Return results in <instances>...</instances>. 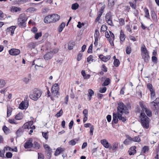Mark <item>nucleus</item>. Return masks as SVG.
<instances>
[{
	"instance_id": "f257e3e1",
	"label": "nucleus",
	"mask_w": 159,
	"mask_h": 159,
	"mask_svg": "<svg viewBox=\"0 0 159 159\" xmlns=\"http://www.w3.org/2000/svg\"><path fill=\"white\" fill-rule=\"evenodd\" d=\"M140 118L142 126L144 128L148 129L149 126V118L146 115L145 113H143L142 112L140 113Z\"/></svg>"
},
{
	"instance_id": "f03ea898",
	"label": "nucleus",
	"mask_w": 159,
	"mask_h": 159,
	"mask_svg": "<svg viewBox=\"0 0 159 159\" xmlns=\"http://www.w3.org/2000/svg\"><path fill=\"white\" fill-rule=\"evenodd\" d=\"M60 19V16L57 14H53L46 16L44 19V22L46 23L55 22Z\"/></svg>"
},
{
	"instance_id": "7ed1b4c3",
	"label": "nucleus",
	"mask_w": 159,
	"mask_h": 159,
	"mask_svg": "<svg viewBox=\"0 0 159 159\" xmlns=\"http://www.w3.org/2000/svg\"><path fill=\"white\" fill-rule=\"evenodd\" d=\"M41 91L37 88L34 89L31 94L30 95V98L34 101L37 100L41 96Z\"/></svg>"
},
{
	"instance_id": "20e7f679",
	"label": "nucleus",
	"mask_w": 159,
	"mask_h": 159,
	"mask_svg": "<svg viewBox=\"0 0 159 159\" xmlns=\"http://www.w3.org/2000/svg\"><path fill=\"white\" fill-rule=\"evenodd\" d=\"M118 105V106L117 108L118 114L124 113L127 114L129 113L127 107L122 102H119Z\"/></svg>"
},
{
	"instance_id": "39448f33",
	"label": "nucleus",
	"mask_w": 159,
	"mask_h": 159,
	"mask_svg": "<svg viewBox=\"0 0 159 159\" xmlns=\"http://www.w3.org/2000/svg\"><path fill=\"white\" fill-rule=\"evenodd\" d=\"M141 51L142 58L145 62H148L149 58V56L148 51L144 45H143L141 47Z\"/></svg>"
},
{
	"instance_id": "423d86ee",
	"label": "nucleus",
	"mask_w": 159,
	"mask_h": 159,
	"mask_svg": "<svg viewBox=\"0 0 159 159\" xmlns=\"http://www.w3.org/2000/svg\"><path fill=\"white\" fill-rule=\"evenodd\" d=\"M27 18L24 14L20 15L18 18V25L20 27H25L26 26L25 22Z\"/></svg>"
},
{
	"instance_id": "0eeeda50",
	"label": "nucleus",
	"mask_w": 159,
	"mask_h": 159,
	"mask_svg": "<svg viewBox=\"0 0 159 159\" xmlns=\"http://www.w3.org/2000/svg\"><path fill=\"white\" fill-rule=\"evenodd\" d=\"M43 147L47 153V158H50L51 157L52 152V149L48 144H47L44 145Z\"/></svg>"
},
{
	"instance_id": "6e6552de",
	"label": "nucleus",
	"mask_w": 159,
	"mask_h": 159,
	"mask_svg": "<svg viewBox=\"0 0 159 159\" xmlns=\"http://www.w3.org/2000/svg\"><path fill=\"white\" fill-rule=\"evenodd\" d=\"M59 85L58 84L55 83L53 84L52 88L51 91L55 95H57L58 93Z\"/></svg>"
},
{
	"instance_id": "1a4fd4ad",
	"label": "nucleus",
	"mask_w": 159,
	"mask_h": 159,
	"mask_svg": "<svg viewBox=\"0 0 159 159\" xmlns=\"http://www.w3.org/2000/svg\"><path fill=\"white\" fill-rule=\"evenodd\" d=\"M101 143L103 146L107 148H109L110 150L111 149L112 146L111 144L105 139H102L101 140Z\"/></svg>"
},
{
	"instance_id": "9d476101",
	"label": "nucleus",
	"mask_w": 159,
	"mask_h": 159,
	"mask_svg": "<svg viewBox=\"0 0 159 159\" xmlns=\"http://www.w3.org/2000/svg\"><path fill=\"white\" fill-rule=\"evenodd\" d=\"M9 52V54L11 55H17L19 54L20 52V51L18 49L12 48L10 50Z\"/></svg>"
},
{
	"instance_id": "9b49d317",
	"label": "nucleus",
	"mask_w": 159,
	"mask_h": 159,
	"mask_svg": "<svg viewBox=\"0 0 159 159\" xmlns=\"http://www.w3.org/2000/svg\"><path fill=\"white\" fill-rule=\"evenodd\" d=\"M53 52H47L44 56V59L46 60L51 59L53 57Z\"/></svg>"
},
{
	"instance_id": "f8f14e48",
	"label": "nucleus",
	"mask_w": 159,
	"mask_h": 159,
	"mask_svg": "<svg viewBox=\"0 0 159 159\" xmlns=\"http://www.w3.org/2000/svg\"><path fill=\"white\" fill-rule=\"evenodd\" d=\"M136 147L135 146L131 147L128 151L129 154L130 155H133L135 154L136 152Z\"/></svg>"
},
{
	"instance_id": "ddd939ff",
	"label": "nucleus",
	"mask_w": 159,
	"mask_h": 159,
	"mask_svg": "<svg viewBox=\"0 0 159 159\" xmlns=\"http://www.w3.org/2000/svg\"><path fill=\"white\" fill-rule=\"evenodd\" d=\"M16 28V27L14 26H12L9 27L7 28L6 30L7 33H11V35H12L13 34H14V30Z\"/></svg>"
},
{
	"instance_id": "4468645a",
	"label": "nucleus",
	"mask_w": 159,
	"mask_h": 159,
	"mask_svg": "<svg viewBox=\"0 0 159 159\" xmlns=\"http://www.w3.org/2000/svg\"><path fill=\"white\" fill-rule=\"evenodd\" d=\"M145 111L146 115L149 117H151L152 116V113L151 111L149 109L147 108H144L143 110V111H141V113L142 112L143 113H144V111Z\"/></svg>"
},
{
	"instance_id": "2eb2a0df",
	"label": "nucleus",
	"mask_w": 159,
	"mask_h": 159,
	"mask_svg": "<svg viewBox=\"0 0 159 159\" xmlns=\"http://www.w3.org/2000/svg\"><path fill=\"white\" fill-rule=\"evenodd\" d=\"M118 113H116L114 112L113 114V120L112 121V122H114L115 124H116L118 121V118L117 117Z\"/></svg>"
},
{
	"instance_id": "dca6fc26",
	"label": "nucleus",
	"mask_w": 159,
	"mask_h": 159,
	"mask_svg": "<svg viewBox=\"0 0 159 159\" xmlns=\"http://www.w3.org/2000/svg\"><path fill=\"white\" fill-rule=\"evenodd\" d=\"M24 131L23 127H21L20 128L16 131V134L18 136H20L22 135Z\"/></svg>"
},
{
	"instance_id": "f3484780",
	"label": "nucleus",
	"mask_w": 159,
	"mask_h": 159,
	"mask_svg": "<svg viewBox=\"0 0 159 159\" xmlns=\"http://www.w3.org/2000/svg\"><path fill=\"white\" fill-rule=\"evenodd\" d=\"M33 143L31 142L26 141L24 144V147L25 148H29L32 147Z\"/></svg>"
},
{
	"instance_id": "a211bd4d",
	"label": "nucleus",
	"mask_w": 159,
	"mask_h": 159,
	"mask_svg": "<svg viewBox=\"0 0 159 159\" xmlns=\"http://www.w3.org/2000/svg\"><path fill=\"white\" fill-rule=\"evenodd\" d=\"M32 147L35 150H38L40 148V145L38 142L35 141L33 143Z\"/></svg>"
},
{
	"instance_id": "6ab92c4d",
	"label": "nucleus",
	"mask_w": 159,
	"mask_h": 159,
	"mask_svg": "<svg viewBox=\"0 0 159 159\" xmlns=\"http://www.w3.org/2000/svg\"><path fill=\"white\" fill-rule=\"evenodd\" d=\"M144 11L145 14V17L148 19H150L149 13V10L147 7H145L144 9Z\"/></svg>"
},
{
	"instance_id": "aec40b11",
	"label": "nucleus",
	"mask_w": 159,
	"mask_h": 159,
	"mask_svg": "<svg viewBox=\"0 0 159 159\" xmlns=\"http://www.w3.org/2000/svg\"><path fill=\"white\" fill-rule=\"evenodd\" d=\"M120 41L122 42H124L125 39V35L123 31L122 30H121L120 32Z\"/></svg>"
},
{
	"instance_id": "412c9836",
	"label": "nucleus",
	"mask_w": 159,
	"mask_h": 159,
	"mask_svg": "<svg viewBox=\"0 0 159 159\" xmlns=\"http://www.w3.org/2000/svg\"><path fill=\"white\" fill-rule=\"evenodd\" d=\"M62 151H63V149L62 148H58L55 151V155L56 156L58 155Z\"/></svg>"
},
{
	"instance_id": "4be33fe9",
	"label": "nucleus",
	"mask_w": 159,
	"mask_h": 159,
	"mask_svg": "<svg viewBox=\"0 0 159 159\" xmlns=\"http://www.w3.org/2000/svg\"><path fill=\"white\" fill-rule=\"evenodd\" d=\"M68 48L69 50L73 49V47L75 45V43L72 41H70L68 43Z\"/></svg>"
},
{
	"instance_id": "5701e85b",
	"label": "nucleus",
	"mask_w": 159,
	"mask_h": 159,
	"mask_svg": "<svg viewBox=\"0 0 159 159\" xmlns=\"http://www.w3.org/2000/svg\"><path fill=\"white\" fill-rule=\"evenodd\" d=\"M118 114L117 117L118 119L120 120H122L123 122H125L126 120V118L125 117H122V114Z\"/></svg>"
},
{
	"instance_id": "b1692460",
	"label": "nucleus",
	"mask_w": 159,
	"mask_h": 159,
	"mask_svg": "<svg viewBox=\"0 0 159 159\" xmlns=\"http://www.w3.org/2000/svg\"><path fill=\"white\" fill-rule=\"evenodd\" d=\"M99 57L102 61L104 62H106L109 59V58H106V56H104L102 55H100L99 56Z\"/></svg>"
},
{
	"instance_id": "393cba45",
	"label": "nucleus",
	"mask_w": 159,
	"mask_h": 159,
	"mask_svg": "<svg viewBox=\"0 0 159 159\" xmlns=\"http://www.w3.org/2000/svg\"><path fill=\"white\" fill-rule=\"evenodd\" d=\"M110 82V80L109 78H107L102 84L103 86L108 85Z\"/></svg>"
},
{
	"instance_id": "a878e982",
	"label": "nucleus",
	"mask_w": 159,
	"mask_h": 159,
	"mask_svg": "<svg viewBox=\"0 0 159 159\" xmlns=\"http://www.w3.org/2000/svg\"><path fill=\"white\" fill-rule=\"evenodd\" d=\"M21 10V9L20 8L15 6L12 7L11 8V11L14 12H17Z\"/></svg>"
},
{
	"instance_id": "bb28decb",
	"label": "nucleus",
	"mask_w": 159,
	"mask_h": 159,
	"mask_svg": "<svg viewBox=\"0 0 159 159\" xmlns=\"http://www.w3.org/2000/svg\"><path fill=\"white\" fill-rule=\"evenodd\" d=\"M12 112V108L9 107L8 106H7V116L8 117L10 116Z\"/></svg>"
},
{
	"instance_id": "cd10ccee",
	"label": "nucleus",
	"mask_w": 159,
	"mask_h": 159,
	"mask_svg": "<svg viewBox=\"0 0 159 159\" xmlns=\"http://www.w3.org/2000/svg\"><path fill=\"white\" fill-rule=\"evenodd\" d=\"M118 143L117 142L114 143L113 144L111 149L113 150H115L117 149L118 148Z\"/></svg>"
},
{
	"instance_id": "c85d7f7f",
	"label": "nucleus",
	"mask_w": 159,
	"mask_h": 159,
	"mask_svg": "<svg viewBox=\"0 0 159 159\" xmlns=\"http://www.w3.org/2000/svg\"><path fill=\"white\" fill-rule=\"evenodd\" d=\"M22 114L21 113H19L17 114L15 116V119L17 120H20L22 118Z\"/></svg>"
},
{
	"instance_id": "c756f323",
	"label": "nucleus",
	"mask_w": 159,
	"mask_h": 159,
	"mask_svg": "<svg viewBox=\"0 0 159 159\" xmlns=\"http://www.w3.org/2000/svg\"><path fill=\"white\" fill-rule=\"evenodd\" d=\"M66 25V24L65 23L63 22L59 26V28L58 30V31L59 32H61L63 29L64 28Z\"/></svg>"
},
{
	"instance_id": "7c9ffc66",
	"label": "nucleus",
	"mask_w": 159,
	"mask_h": 159,
	"mask_svg": "<svg viewBox=\"0 0 159 159\" xmlns=\"http://www.w3.org/2000/svg\"><path fill=\"white\" fill-rule=\"evenodd\" d=\"M79 7V5L77 3H75L72 5L71 9L72 10H76Z\"/></svg>"
},
{
	"instance_id": "2f4dec72",
	"label": "nucleus",
	"mask_w": 159,
	"mask_h": 159,
	"mask_svg": "<svg viewBox=\"0 0 159 159\" xmlns=\"http://www.w3.org/2000/svg\"><path fill=\"white\" fill-rule=\"evenodd\" d=\"M25 106L26 105L25 104L24 102H23L19 105V108L21 109H24L27 108H26Z\"/></svg>"
},
{
	"instance_id": "473e14b6",
	"label": "nucleus",
	"mask_w": 159,
	"mask_h": 159,
	"mask_svg": "<svg viewBox=\"0 0 159 159\" xmlns=\"http://www.w3.org/2000/svg\"><path fill=\"white\" fill-rule=\"evenodd\" d=\"M116 0H108V6H112L114 4Z\"/></svg>"
},
{
	"instance_id": "72a5a7b5",
	"label": "nucleus",
	"mask_w": 159,
	"mask_h": 159,
	"mask_svg": "<svg viewBox=\"0 0 159 159\" xmlns=\"http://www.w3.org/2000/svg\"><path fill=\"white\" fill-rule=\"evenodd\" d=\"M129 3L130 7H131L132 9H136L137 8V6L136 3L135 2L134 3H133L132 2H129Z\"/></svg>"
},
{
	"instance_id": "f704fd0d",
	"label": "nucleus",
	"mask_w": 159,
	"mask_h": 159,
	"mask_svg": "<svg viewBox=\"0 0 159 159\" xmlns=\"http://www.w3.org/2000/svg\"><path fill=\"white\" fill-rule=\"evenodd\" d=\"M151 14L152 17L153 19L155 20V19H157V15H156V14L155 13L154 11H152L151 13Z\"/></svg>"
},
{
	"instance_id": "c9c22d12",
	"label": "nucleus",
	"mask_w": 159,
	"mask_h": 159,
	"mask_svg": "<svg viewBox=\"0 0 159 159\" xmlns=\"http://www.w3.org/2000/svg\"><path fill=\"white\" fill-rule=\"evenodd\" d=\"M120 63V61L118 59H116L114 60V64L115 66H119Z\"/></svg>"
},
{
	"instance_id": "e433bc0d",
	"label": "nucleus",
	"mask_w": 159,
	"mask_h": 159,
	"mask_svg": "<svg viewBox=\"0 0 159 159\" xmlns=\"http://www.w3.org/2000/svg\"><path fill=\"white\" fill-rule=\"evenodd\" d=\"M6 84L5 81L3 80H0V88L3 87Z\"/></svg>"
},
{
	"instance_id": "4c0bfd02",
	"label": "nucleus",
	"mask_w": 159,
	"mask_h": 159,
	"mask_svg": "<svg viewBox=\"0 0 159 159\" xmlns=\"http://www.w3.org/2000/svg\"><path fill=\"white\" fill-rule=\"evenodd\" d=\"M126 53L128 54H130L131 52V49L130 46H128L126 49Z\"/></svg>"
},
{
	"instance_id": "58836bf2",
	"label": "nucleus",
	"mask_w": 159,
	"mask_h": 159,
	"mask_svg": "<svg viewBox=\"0 0 159 159\" xmlns=\"http://www.w3.org/2000/svg\"><path fill=\"white\" fill-rule=\"evenodd\" d=\"M24 102L26 105V108H27L29 105V100H28V96L25 97Z\"/></svg>"
},
{
	"instance_id": "ea45409f",
	"label": "nucleus",
	"mask_w": 159,
	"mask_h": 159,
	"mask_svg": "<svg viewBox=\"0 0 159 159\" xmlns=\"http://www.w3.org/2000/svg\"><path fill=\"white\" fill-rule=\"evenodd\" d=\"M133 141L135 142H139L140 141V139L139 136H136L133 138Z\"/></svg>"
},
{
	"instance_id": "a19ab883",
	"label": "nucleus",
	"mask_w": 159,
	"mask_h": 159,
	"mask_svg": "<svg viewBox=\"0 0 159 159\" xmlns=\"http://www.w3.org/2000/svg\"><path fill=\"white\" fill-rule=\"evenodd\" d=\"M22 127H23L24 129H30V128H31V127L30 126V125H29L28 124V123H25L22 126Z\"/></svg>"
},
{
	"instance_id": "79ce46f5",
	"label": "nucleus",
	"mask_w": 159,
	"mask_h": 159,
	"mask_svg": "<svg viewBox=\"0 0 159 159\" xmlns=\"http://www.w3.org/2000/svg\"><path fill=\"white\" fill-rule=\"evenodd\" d=\"M100 34L98 30L96 29L94 33V38H98Z\"/></svg>"
},
{
	"instance_id": "37998d69",
	"label": "nucleus",
	"mask_w": 159,
	"mask_h": 159,
	"mask_svg": "<svg viewBox=\"0 0 159 159\" xmlns=\"http://www.w3.org/2000/svg\"><path fill=\"white\" fill-rule=\"evenodd\" d=\"M149 150L148 147L147 146H144L142 148V151L143 153L148 152Z\"/></svg>"
},
{
	"instance_id": "c03bdc74",
	"label": "nucleus",
	"mask_w": 159,
	"mask_h": 159,
	"mask_svg": "<svg viewBox=\"0 0 159 159\" xmlns=\"http://www.w3.org/2000/svg\"><path fill=\"white\" fill-rule=\"evenodd\" d=\"M147 87L148 89L150 91L153 90L154 89H152V84L150 83H148L147 85Z\"/></svg>"
},
{
	"instance_id": "a18cd8bd",
	"label": "nucleus",
	"mask_w": 159,
	"mask_h": 159,
	"mask_svg": "<svg viewBox=\"0 0 159 159\" xmlns=\"http://www.w3.org/2000/svg\"><path fill=\"white\" fill-rule=\"evenodd\" d=\"M131 28V27H130V25H127L125 27V28L130 33H132V31Z\"/></svg>"
},
{
	"instance_id": "49530a36",
	"label": "nucleus",
	"mask_w": 159,
	"mask_h": 159,
	"mask_svg": "<svg viewBox=\"0 0 159 159\" xmlns=\"http://www.w3.org/2000/svg\"><path fill=\"white\" fill-rule=\"evenodd\" d=\"M119 21L120 24L121 25H123L125 24V21L124 19L120 18L119 19Z\"/></svg>"
},
{
	"instance_id": "de8ad7c7",
	"label": "nucleus",
	"mask_w": 159,
	"mask_h": 159,
	"mask_svg": "<svg viewBox=\"0 0 159 159\" xmlns=\"http://www.w3.org/2000/svg\"><path fill=\"white\" fill-rule=\"evenodd\" d=\"M93 56L92 55H90L87 58V62H89L90 61H91L92 62L93 61L94 59H93Z\"/></svg>"
},
{
	"instance_id": "09e8293b",
	"label": "nucleus",
	"mask_w": 159,
	"mask_h": 159,
	"mask_svg": "<svg viewBox=\"0 0 159 159\" xmlns=\"http://www.w3.org/2000/svg\"><path fill=\"white\" fill-rule=\"evenodd\" d=\"M107 27L106 25H102L101 28V31H105L107 30Z\"/></svg>"
},
{
	"instance_id": "8fccbe9b",
	"label": "nucleus",
	"mask_w": 159,
	"mask_h": 159,
	"mask_svg": "<svg viewBox=\"0 0 159 159\" xmlns=\"http://www.w3.org/2000/svg\"><path fill=\"white\" fill-rule=\"evenodd\" d=\"M30 77H28L27 78L25 77L23 79V81L25 82L26 84H27L30 80Z\"/></svg>"
},
{
	"instance_id": "3c124183",
	"label": "nucleus",
	"mask_w": 159,
	"mask_h": 159,
	"mask_svg": "<svg viewBox=\"0 0 159 159\" xmlns=\"http://www.w3.org/2000/svg\"><path fill=\"white\" fill-rule=\"evenodd\" d=\"M5 152V149L3 150H0V157H5L4 153Z\"/></svg>"
},
{
	"instance_id": "603ef678",
	"label": "nucleus",
	"mask_w": 159,
	"mask_h": 159,
	"mask_svg": "<svg viewBox=\"0 0 159 159\" xmlns=\"http://www.w3.org/2000/svg\"><path fill=\"white\" fill-rule=\"evenodd\" d=\"M63 111L62 109L60 110L58 113H57L56 115V116L57 117H59L61 116L62 114Z\"/></svg>"
},
{
	"instance_id": "864d4df0",
	"label": "nucleus",
	"mask_w": 159,
	"mask_h": 159,
	"mask_svg": "<svg viewBox=\"0 0 159 159\" xmlns=\"http://www.w3.org/2000/svg\"><path fill=\"white\" fill-rule=\"evenodd\" d=\"M6 156L7 158H11L12 157V154L11 152H8L6 153Z\"/></svg>"
},
{
	"instance_id": "5fc2aeb1",
	"label": "nucleus",
	"mask_w": 159,
	"mask_h": 159,
	"mask_svg": "<svg viewBox=\"0 0 159 159\" xmlns=\"http://www.w3.org/2000/svg\"><path fill=\"white\" fill-rule=\"evenodd\" d=\"M93 130L94 127L93 125H92L90 128V134L91 135H93Z\"/></svg>"
},
{
	"instance_id": "6e6d98bb",
	"label": "nucleus",
	"mask_w": 159,
	"mask_h": 159,
	"mask_svg": "<svg viewBox=\"0 0 159 159\" xmlns=\"http://www.w3.org/2000/svg\"><path fill=\"white\" fill-rule=\"evenodd\" d=\"M42 36L41 33H36L34 36V38L36 39H38L39 37Z\"/></svg>"
},
{
	"instance_id": "4d7b16f0",
	"label": "nucleus",
	"mask_w": 159,
	"mask_h": 159,
	"mask_svg": "<svg viewBox=\"0 0 159 159\" xmlns=\"http://www.w3.org/2000/svg\"><path fill=\"white\" fill-rule=\"evenodd\" d=\"M150 92H151V99H153L155 96V92L154 90H153Z\"/></svg>"
},
{
	"instance_id": "13d9d810",
	"label": "nucleus",
	"mask_w": 159,
	"mask_h": 159,
	"mask_svg": "<svg viewBox=\"0 0 159 159\" xmlns=\"http://www.w3.org/2000/svg\"><path fill=\"white\" fill-rule=\"evenodd\" d=\"M2 129L5 133H7L9 130L8 128L5 126L3 127Z\"/></svg>"
},
{
	"instance_id": "bf43d9fd",
	"label": "nucleus",
	"mask_w": 159,
	"mask_h": 159,
	"mask_svg": "<svg viewBox=\"0 0 159 159\" xmlns=\"http://www.w3.org/2000/svg\"><path fill=\"white\" fill-rule=\"evenodd\" d=\"M88 92L89 94V95L90 96H92L94 94L93 91L91 89L88 90Z\"/></svg>"
},
{
	"instance_id": "052dcab7",
	"label": "nucleus",
	"mask_w": 159,
	"mask_h": 159,
	"mask_svg": "<svg viewBox=\"0 0 159 159\" xmlns=\"http://www.w3.org/2000/svg\"><path fill=\"white\" fill-rule=\"evenodd\" d=\"M83 54L82 53H80L77 55V60L78 61H80L82 57Z\"/></svg>"
},
{
	"instance_id": "680f3d73",
	"label": "nucleus",
	"mask_w": 159,
	"mask_h": 159,
	"mask_svg": "<svg viewBox=\"0 0 159 159\" xmlns=\"http://www.w3.org/2000/svg\"><path fill=\"white\" fill-rule=\"evenodd\" d=\"M112 18L111 12H108L106 14L105 16V19L111 18Z\"/></svg>"
},
{
	"instance_id": "e2e57ef3",
	"label": "nucleus",
	"mask_w": 159,
	"mask_h": 159,
	"mask_svg": "<svg viewBox=\"0 0 159 159\" xmlns=\"http://www.w3.org/2000/svg\"><path fill=\"white\" fill-rule=\"evenodd\" d=\"M152 61L155 63H157V58L155 56H152Z\"/></svg>"
},
{
	"instance_id": "0e129e2a",
	"label": "nucleus",
	"mask_w": 159,
	"mask_h": 159,
	"mask_svg": "<svg viewBox=\"0 0 159 159\" xmlns=\"http://www.w3.org/2000/svg\"><path fill=\"white\" fill-rule=\"evenodd\" d=\"M92 48L93 45L92 44H91L89 47L88 50V53H91L92 52Z\"/></svg>"
},
{
	"instance_id": "69168bd1",
	"label": "nucleus",
	"mask_w": 159,
	"mask_h": 159,
	"mask_svg": "<svg viewBox=\"0 0 159 159\" xmlns=\"http://www.w3.org/2000/svg\"><path fill=\"white\" fill-rule=\"evenodd\" d=\"M38 159H43L44 158V155L41 153H38Z\"/></svg>"
},
{
	"instance_id": "338daca9",
	"label": "nucleus",
	"mask_w": 159,
	"mask_h": 159,
	"mask_svg": "<svg viewBox=\"0 0 159 159\" xmlns=\"http://www.w3.org/2000/svg\"><path fill=\"white\" fill-rule=\"evenodd\" d=\"M83 113L84 114V116H88V110L86 109H84L83 111Z\"/></svg>"
},
{
	"instance_id": "774afa93",
	"label": "nucleus",
	"mask_w": 159,
	"mask_h": 159,
	"mask_svg": "<svg viewBox=\"0 0 159 159\" xmlns=\"http://www.w3.org/2000/svg\"><path fill=\"white\" fill-rule=\"evenodd\" d=\"M107 89L106 87H104L102 88H100V89L99 90V92L101 93H104L106 91Z\"/></svg>"
}]
</instances>
